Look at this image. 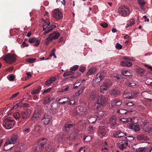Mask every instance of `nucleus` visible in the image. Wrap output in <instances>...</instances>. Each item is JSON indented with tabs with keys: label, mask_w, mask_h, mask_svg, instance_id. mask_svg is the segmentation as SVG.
I'll return each instance as SVG.
<instances>
[{
	"label": "nucleus",
	"mask_w": 152,
	"mask_h": 152,
	"mask_svg": "<svg viewBox=\"0 0 152 152\" xmlns=\"http://www.w3.org/2000/svg\"><path fill=\"white\" fill-rule=\"evenodd\" d=\"M15 124V121L12 119L7 118L3 121L2 125L4 127L7 129L12 128Z\"/></svg>",
	"instance_id": "obj_1"
},
{
	"label": "nucleus",
	"mask_w": 152,
	"mask_h": 152,
	"mask_svg": "<svg viewBox=\"0 0 152 152\" xmlns=\"http://www.w3.org/2000/svg\"><path fill=\"white\" fill-rule=\"evenodd\" d=\"M2 58L7 63L10 64L15 62L16 59L15 55L13 54H5L3 56Z\"/></svg>",
	"instance_id": "obj_2"
},
{
	"label": "nucleus",
	"mask_w": 152,
	"mask_h": 152,
	"mask_svg": "<svg viewBox=\"0 0 152 152\" xmlns=\"http://www.w3.org/2000/svg\"><path fill=\"white\" fill-rule=\"evenodd\" d=\"M118 13L121 15L125 17L129 13V11L127 6L124 5L119 8Z\"/></svg>",
	"instance_id": "obj_3"
},
{
	"label": "nucleus",
	"mask_w": 152,
	"mask_h": 152,
	"mask_svg": "<svg viewBox=\"0 0 152 152\" xmlns=\"http://www.w3.org/2000/svg\"><path fill=\"white\" fill-rule=\"evenodd\" d=\"M107 98L106 96L102 95L98 97L97 102L99 104V107H102L107 103Z\"/></svg>",
	"instance_id": "obj_4"
},
{
	"label": "nucleus",
	"mask_w": 152,
	"mask_h": 152,
	"mask_svg": "<svg viewBox=\"0 0 152 152\" xmlns=\"http://www.w3.org/2000/svg\"><path fill=\"white\" fill-rule=\"evenodd\" d=\"M126 133H123L120 130H115L114 131L113 135V136L115 138H123V140L124 138V137L126 136Z\"/></svg>",
	"instance_id": "obj_5"
},
{
	"label": "nucleus",
	"mask_w": 152,
	"mask_h": 152,
	"mask_svg": "<svg viewBox=\"0 0 152 152\" xmlns=\"http://www.w3.org/2000/svg\"><path fill=\"white\" fill-rule=\"evenodd\" d=\"M110 96L114 98L121 95V91L117 88H115L111 90L109 92Z\"/></svg>",
	"instance_id": "obj_6"
},
{
	"label": "nucleus",
	"mask_w": 152,
	"mask_h": 152,
	"mask_svg": "<svg viewBox=\"0 0 152 152\" xmlns=\"http://www.w3.org/2000/svg\"><path fill=\"white\" fill-rule=\"evenodd\" d=\"M117 118V117L113 115L109 118V121L110 127L113 129H115V127L118 126L116 121Z\"/></svg>",
	"instance_id": "obj_7"
},
{
	"label": "nucleus",
	"mask_w": 152,
	"mask_h": 152,
	"mask_svg": "<svg viewBox=\"0 0 152 152\" xmlns=\"http://www.w3.org/2000/svg\"><path fill=\"white\" fill-rule=\"evenodd\" d=\"M53 15L54 18L56 20L61 19L63 17L61 12L58 9L54 10L53 11Z\"/></svg>",
	"instance_id": "obj_8"
},
{
	"label": "nucleus",
	"mask_w": 152,
	"mask_h": 152,
	"mask_svg": "<svg viewBox=\"0 0 152 152\" xmlns=\"http://www.w3.org/2000/svg\"><path fill=\"white\" fill-rule=\"evenodd\" d=\"M52 120V117L50 115H44L41 121V123L45 125H48Z\"/></svg>",
	"instance_id": "obj_9"
},
{
	"label": "nucleus",
	"mask_w": 152,
	"mask_h": 152,
	"mask_svg": "<svg viewBox=\"0 0 152 152\" xmlns=\"http://www.w3.org/2000/svg\"><path fill=\"white\" fill-rule=\"evenodd\" d=\"M107 112L103 110H100L96 113L95 116L98 120H100L104 118L107 115Z\"/></svg>",
	"instance_id": "obj_10"
},
{
	"label": "nucleus",
	"mask_w": 152,
	"mask_h": 152,
	"mask_svg": "<svg viewBox=\"0 0 152 152\" xmlns=\"http://www.w3.org/2000/svg\"><path fill=\"white\" fill-rule=\"evenodd\" d=\"M31 114V111L29 110L23 111L21 113V118L23 120H26L29 118Z\"/></svg>",
	"instance_id": "obj_11"
},
{
	"label": "nucleus",
	"mask_w": 152,
	"mask_h": 152,
	"mask_svg": "<svg viewBox=\"0 0 152 152\" xmlns=\"http://www.w3.org/2000/svg\"><path fill=\"white\" fill-rule=\"evenodd\" d=\"M84 125L83 124V120H80L77 124V129H75L74 131L76 133H78L83 129H84Z\"/></svg>",
	"instance_id": "obj_12"
},
{
	"label": "nucleus",
	"mask_w": 152,
	"mask_h": 152,
	"mask_svg": "<svg viewBox=\"0 0 152 152\" xmlns=\"http://www.w3.org/2000/svg\"><path fill=\"white\" fill-rule=\"evenodd\" d=\"M17 139V136L16 135H12L10 139L7 140L4 144V146L8 145L9 144L14 143L16 142Z\"/></svg>",
	"instance_id": "obj_13"
},
{
	"label": "nucleus",
	"mask_w": 152,
	"mask_h": 152,
	"mask_svg": "<svg viewBox=\"0 0 152 152\" xmlns=\"http://www.w3.org/2000/svg\"><path fill=\"white\" fill-rule=\"evenodd\" d=\"M104 76V73L102 71L97 74L96 75L95 79L96 82V83H99L101 81L103 80Z\"/></svg>",
	"instance_id": "obj_14"
},
{
	"label": "nucleus",
	"mask_w": 152,
	"mask_h": 152,
	"mask_svg": "<svg viewBox=\"0 0 152 152\" xmlns=\"http://www.w3.org/2000/svg\"><path fill=\"white\" fill-rule=\"evenodd\" d=\"M106 131L105 128L103 126H100L99 128L98 134L99 136L102 137L106 134Z\"/></svg>",
	"instance_id": "obj_15"
},
{
	"label": "nucleus",
	"mask_w": 152,
	"mask_h": 152,
	"mask_svg": "<svg viewBox=\"0 0 152 152\" xmlns=\"http://www.w3.org/2000/svg\"><path fill=\"white\" fill-rule=\"evenodd\" d=\"M28 42L30 43H34V46L35 47H38L40 44V41L37 39L35 37L31 38L28 40Z\"/></svg>",
	"instance_id": "obj_16"
},
{
	"label": "nucleus",
	"mask_w": 152,
	"mask_h": 152,
	"mask_svg": "<svg viewBox=\"0 0 152 152\" xmlns=\"http://www.w3.org/2000/svg\"><path fill=\"white\" fill-rule=\"evenodd\" d=\"M61 99H64V101L62 102H60L59 103L61 104H62L63 105L65 104L66 103H68V104L70 105H74L76 104L75 101H72L73 102V103L72 104V102H71V101L69 99L67 98L64 97L63 98H61Z\"/></svg>",
	"instance_id": "obj_17"
},
{
	"label": "nucleus",
	"mask_w": 152,
	"mask_h": 152,
	"mask_svg": "<svg viewBox=\"0 0 152 152\" xmlns=\"http://www.w3.org/2000/svg\"><path fill=\"white\" fill-rule=\"evenodd\" d=\"M45 152H54V146L52 143L49 144L47 147L45 148Z\"/></svg>",
	"instance_id": "obj_18"
},
{
	"label": "nucleus",
	"mask_w": 152,
	"mask_h": 152,
	"mask_svg": "<svg viewBox=\"0 0 152 152\" xmlns=\"http://www.w3.org/2000/svg\"><path fill=\"white\" fill-rule=\"evenodd\" d=\"M99 97L98 94L95 90L92 91L90 93L89 99L90 101L95 100Z\"/></svg>",
	"instance_id": "obj_19"
},
{
	"label": "nucleus",
	"mask_w": 152,
	"mask_h": 152,
	"mask_svg": "<svg viewBox=\"0 0 152 152\" xmlns=\"http://www.w3.org/2000/svg\"><path fill=\"white\" fill-rule=\"evenodd\" d=\"M46 141L47 140L45 138H42L38 141L37 142V145L40 147V148L43 149Z\"/></svg>",
	"instance_id": "obj_20"
},
{
	"label": "nucleus",
	"mask_w": 152,
	"mask_h": 152,
	"mask_svg": "<svg viewBox=\"0 0 152 152\" xmlns=\"http://www.w3.org/2000/svg\"><path fill=\"white\" fill-rule=\"evenodd\" d=\"M130 129L134 130L135 132H137L140 130V127L137 123H132L131 125Z\"/></svg>",
	"instance_id": "obj_21"
},
{
	"label": "nucleus",
	"mask_w": 152,
	"mask_h": 152,
	"mask_svg": "<svg viewBox=\"0 0 152 152\" xmlns=\"http://www.w3.org/2000/svg\"><path fill=\"white\" fill-rule=\"evenodd\" d=\"M134 94L132 92H124L123 94V97L124 98L131 99L133 98Z\"/></svg>",
	"instance_id": "obj_22"
},
{
	"label": "nucleus",
	"mask_w": 152,
	"mask_h": 152,
	"mask_svg": "<svg viewBox=\"0 0 152 152\" xmlns=\"http://www.w3.org/2000/svg\"><path fill=\"white\" fill-rule=\"evenodd\" d=\"M122 101L118 100L117 99H115L112 101L111 103L112 106L113 107H115L117 106L121 105L122 104Z\"/></svg>",
	"instance_id": "obj_23"
},
{
	"label": "nucleus",
	"mask_w": 152,
	"mask_h": 152,
	"mask_svg": "<svg viewBox=\"0 0 152 152\" xmlns=\"http://www.w3.org/2000/svg\"><path fill=\"white\" fill-rule=\"evenodd\" d=\"M60 34L58 32L56 31H54L50 34V37L53 39H58L60 36Z\"/></svg>",
	"instance_id": "obj_24"
},
{
	"label": "nucleus",
	"mask_w": 152,
	"mask_h": 152,
	"mask_svg": "<svg viewBox=\"0 0 152 152\" xmlns=\"http://www.w3.org/2000/svg\"><path fill=\"white\" fill-rule=\"evenodd\" d=\"M78 110L81 112H83L82 114L83 115H86V113L88 112V109L86 106L84 104L81 105L78 108Z\"/></svg>",
	"instance_id": "obj_25"
},
{
	"label": "nucleus",
	"mask_w": 152,
	"mask_h": 152,
	"mask_svg": "<svg viewBox=\"0 0 152 152\" xmlns=\"http://www.w3.org/2000/svg\"><path fill=\"white\" fill-rule=\"evenodd\" d=\"M135 139V138L132 136H129L125 137L124 138L123 141H126L127 142H131L132 140H134Z\"/></svg>",
	"instance_id": "obj_26"
},
{
	"label": "nucleus",
	"mask_w": 152,
	"mask_h": 152,
	"mask_svg": "<svg viewBox=\"0 0 152 152\" xmlns=\"http://www.w3.org/2000/svg\"><path fill=\"white\" fill-rule=\"evenodd\" d=\"M137 140H143L147 141L149 139V137L146 136H144L142 134H140L138 135L137 137Z\"/></svg>",
	"instance_id": "obj_27"
},
{
	"label": "nucleus",
	"mask_w": 152,
	"mask_h": 152,
	"mask_svg": "<svg viewBox=\"0 0 152 152\" xmlns=\"http://www.w3.org/2000/svg\"><path fill=\"white\" fill-rule=\"evenodd\" d=\"M99 108H101V107H99V104L97 102L91 106L88 110H89V111L91 112L95 109H98Z\"/></svg>",
	"instance_id": "obj_28"
},
{
	"label": "nucleus",
	"mask_w": 152,
	"mask_h": 152,
	"mask_svg": "<svg viewBox=\"0 0 152 152\" xmlns=\"http://www.w3.org/2000/svg\"><path fill=\"white\" fill-rule=\"evenodd\" d=\"M56 26L54 25H53L49 27L43 33L44 35H45L49 32L51 31L54 28L56 27Z\"/></svg>",
	"instance_id": "obj_29"
},
{
	"label": "nucleus",
	"mask_w": 152,
	"mask_h": 152,
	"mask_svg": "<svg viewBox=\"0 0 152 152\" xmlns=\"http://www.w3.org/2000/svg\"><path fill=\"white\" fill-rule=\"evenodd\" d=\"M120 65L125 67H130L132 65V63L128 61H123L121 63Z\"/></svg>",
	"instance_id": "obj_30"
},
{
	"label": "nucleus",
	"mask_w": 152,
	"mask_h": 152,
	"mask_svg": "<svg viewBox=\"0 0 152 152\" xmlns=\"http://www.w3.org/2000/svg\"><path fill=\"white\" fill-rule=\"evenodd\" d=\"M52 98L50 96H48L45 97L43 99V103L47 104L52 100Z\"/></svg>",
	"instance_id": "obj_31"
},
{
	"label": "nucleus",
	"mask_w": 152,
	"mask_h": 152,
	"mask_svg": "<svg viewBox=\"0 0 152 152\" xmlns=\"http://www.w3.org/2000/svg\"><path fill=\"white\" fill-rule=\"evenodd\" d=\"M104 150L108 151L109 148L107 146V144L106 141H105L103 144V146L101 148V151L102 152H104Z\"/></svg>",
	"instance_id": "obj_32"
},
{
	"label": "nucleus",
	"mask_w": 152,
	"mask_h": 152,
	"mask_svg": "<svg viewBox=\"0 0 152 152\" xmlns=\"http://www.w3.org/2000/svg\"><path fill=\"white\" fill-rule=\"evenodd\" d=\"M41 116V115L39 112L35 111L33 114L32 119L33 120L34 118H35V119H37V118H39Z\"/></svg>",
	"instance_id": "obj_33"
},
{
	"label": "nucleus",
	"mask_w": 152,
	"mask_h": 152,
	"mask_svg": "<svg viewBox=\"0 0 152 152\" xmlns=\"http://www.w3.org/2000/svg\"><path fill=\"white\" fill-rule=\"evenodd\" d=\"M123 141V142H122V143L120 144L119 146V148L122 149L125 148L128 145V142L126 141Z\"/></svg>",
	"instance_id": "obj_34"
},
{
	"label": "nucleus",
	"mask_w": 152,
	"mask_h": 152,
	"mask_svg": "<svg viewBox=\"0 0 152 152\" xmlns=\"http://www.w3.org/2000/svg\"><path fill=\"white\" fill-rule=\"evenodd\" d=\"M137 3L141 9H142L144 6L146 4V3L144 0H137Z\"/></svg>",
	"instance_id": "obj_35"
},
{
	"label": "nucleus",
	"mask_w": 152,
	"mask_h": 152,
	"mask_svg": "<svg viewBox=\"0 0 152 152\" xmlns=\"http://www.w3.org/2000/svg\"><path fill=\"white\" fill-rule=\"evenodd\" d=\"M126 105L127 107H132L131 109L132 111L134 110V108L136 107V105L134 104H133L132 102H129L126 103L125 104Z\"/></svg>",
	"instance_id": "obj_36"
},
{
	"label": "nucleus",
	"mask_w": 152,
	"mask_h": 152,
	"mask_svg": "<svg viewBox=\"0 0 152 152\" xmlns=\"http://www.w3.org/2000/svg\"><path fill=\"white\" fill-rule=\"evenodd\" d=\"M96 68H93L89 70L87 73V75H89L94 74L96 71Z\"/></svg>",
	"instance_id": "obj_37"
},
{
	"label": "nucleus",
	"mask_w": 152,
	"mask_h": 152,
	"mask_svg": "<svg viewBox=\"0 0 152 152\" xmlns=\"http://www.w3.org/2000/svg\"><path fill=\"white\" fill-rule=\"evenodd\" d=\"M117 112L121 114H126L128 112V111L126 110L121 109H117Z\"/></svg>",
	"instance_id": "obj_38"
},
{
	"label": "nucleus",
	"mask_w": 152,
	"mask_h": 152,
	"mask_svg": "<svg viewBox=\"0 0 152 152\" xmlns=\"http://www.w3.org/2000/svg\"><path fill=\"white\" fill-rule=\"evenodd\" d=\"M64 127L65 130L68 131L69 130H70L73 127V125L71 124H66L64 125Z\"/></svg>",
	"instance_id": "obj_39"
},
{
	"label": "nucleus",
	"mask_w": 152,
	"mask_h": 152,
	"mask_svg": "<svg viewBox=\"0 0 152 152\" xmlns=\"http://www.w3.org/2000/svg\"><path fill=\"white\" fill-rule=\"evenodd\" d=\"M103 85L104 87L108 88L112 85V83L110 81H108L103 83Z\"/></svg>",
	"instance_id": "obj_40"
},
{
	"label": "nucleus",
	"mask_w": 152,
	"mask_h": 152,
	"mask_svg": "<svg viewBox=\"0 0 152 152\" xmlns=\"http://www.w3.org/2000/svg\"><path fill=\"white\" fill-rule=\"evenodd\" d=\"M107 89L108 88L104 87L103 85H102L100 86V91L103 94L105 93Z\"/></svg>",
	"instance_id": "obj_41"
},
{
	"label": "nucleus",
	"mask_w": 152,
	"mask_h": 152,
	"mask_svg": "<svg viewBox=\"0 0 152 152\" xmlns=\"http://www.w3.org/2000/svg\"><path fill=\"white\" fill-rule=\"evenodd\" d=\"M97 120L98 121L99 120L96 116V117H92L89 119V122L90 123H94Z\"/></svg>",
	"instance_id": "obj_42"
},
{
	"label": "nucleus",
	"mask_w": 152,
	"mask_h": 152,
	"mask_svg": "<svg viewBox=\"0 0 152 152\" xmlns=\"http://www.w3.org/2000/svg\"><path fill=\"white\" fill-rule=\"evenodd\" d=\"M88 131L89 133L93 134L95 131L94 128L92 126H90L88 129Z\"/></svg>",
	"instance_id": "obj_43"
},
{
	"label": "nucleus",
	"mask_w": 152,
	"mask_h": 152,
	"mask_svg": "<svg viewBox=\"0 0 152 152\" xmlns=\"http://www.w3.org/2000/svg\"><path fill=\"white\" fill-rule=\"evenodd\" d=\"M52 39L51 37H50V36L45 40V44L46 45H48L50 42L52 41Z\"/></svg>",
	"instance_id": "obj_44"
},
{
	"label": "nucleus",
	"mask_w": 152,
	"mask_h": 152,
	"mask_svg": "<svg viewBox=\"0 0 152 152\" xmlns=\"http://www.w3.org/2000/svg\"><path fill=\"white\" fill-rule=\"evenodd\" d=\"M13 116L16 120H19L20 118V115L18 112L14 113Z\"/></svg>",
	"instance_id": "obj_45"
},
{
	"label": "nucleus",
	"mask_w": 152,
	"mask_h": 152,
	"mask_svg": "<svg viewBox=\"0 0 152 152\" xmlns=\"http://www.w3.org/2000/svg\"><path fill=\"white\" fill-rule=\"evenodd\" d=\"M41 89V87L40 86H39L38 87L37 89H36L34 91H32L31 94L32 95L37 94L39 93V92L40 91Z\"/></svg>",
	"instance_id": "obj_46"
},
{
	"label": "nucleus",
	"mask_w": 152,
	"mask_h": 152,
	"mask_svg": "<svg viewBox=\"0 0 152 152\" xmlns=\"http://www.w3.org/2000/svg\"><path fill=\"white\" fill-rule=\"evenodd\" d=\"M43 149L40 148L38 145H37L34 148V151L35 152H40L43 150Z\"/></svg>",
	"instance_id": "obj_47"
},
{
	"label": "nucleus",
	"mask_w": 152,
	"mask_h": 152,
	"mask_svg": "<svg viewBox=\"0 0 152 152\" xmlns=\"http://www.w3.org/2000/svg\"><path fill=\"white\" fill-rule=\"evenodd\" d=\"M137 73L140 75L141 76L143 75L144 72V70L140 68H139L137 69Z\"/></svg>",
	"instance_id": "obj_48"
},
{
	"label": "nucleus",
	"mask_w": 152,
	"mask_h": 152,
	"mask_svg": "<svg viewBox=\"0 0 152 152\" xmlns=\"http://www.w3.org/2000/svg\"><path fill=\"white\" fill-rule=\"evenodd\" d=\"M122 73L124 74L125 76H132L131 75V74L130 72H129L128 70H123L122 71Z\"/></svg>",
	"instance_id": "obj_49"
},
{
	"label": "nucleus",
	"mask_w": 152,
	"mask_h": 152,
	"mask_svg": "<svg viewBox=\"0 0 152 152\" xmlns=\"http://www.w3.org/2000/svg\"><path fill=\"white\" fill-rule=\"evenodd\" d=\"M36 60L35 58H27L26 59V61L30 63H32L34 62Z\"/></svg>",
	"instance_id": "obj_50"
},
{
	"label": "nucleus",
	"mask_w": 152,
	"mask_h": 152,
	"mask_svg": "<svg viewBox=\"0 0 152 152\" xmlns=\"http://www.w3.org/2000/svg\"><path fill=\"white\" fill-rule=\"evenodd\" d=\"M50 22L48 20L47 21H45L44 22V23L43 25V27H44V28H47L50 25Z\"/></svg>",
	"instance_id": "obj_51"
},
{
	"label": "nucleus",
	"mask_w": 152,
	"mask_h": 152,
	"mask_svg": "<svg viewBox=\"0 0 152 152\" xmlns=\"http://www.w3.org/2000/svg\"><path fill=\"white\" fill-rule=\"evenodd\" d=\"M56 50L55 48L53 49L52 50V51L51 53L49 56V57L46 58L45 59L46 60H48L53 55L55 54V52L56 51Z\"/></svg>",
	"instance_id": "obj_52"
},
{
	"label": "nucleus",
	"mask_w": 152,
	"mask_h": 152,
	"mask_svg": "<svg viewBox=\"0 0 152 152\" xmlns=\"http://www.w3.org/2000/svg\"><path fill=\"white\" fill-rule=\"evenodd\" d=\"M79 67L78 65H75L72 67L70 68V70L72 71H75Z\"/></svg>",
	"instance_id": "obj_53"
},
{
	"label": "nucleus",
	"mask_w": 152,
	"mask_h": 152,
	"mask_svg": "<svg viewBox=\"0 0 152 152\" xmlns=\"http://www.w3.org/2000/svg\"><path fill=\"white\" fill-rule=\"evenodd\" d=\"M115 48L118 49L120 50L122 48V46L118 43H116L115 46Z\"/></svg>",
	"instance_id": "obj_54"
},
{
	"label": "nucleus",
	"mask_w": 152,
	"mask_h": 152,
	"mask_svg": "<svg viewBox=\"0 0 152 152\" xmlns=\"http://www.w3.org/2000/svg\"><path fill=\"white\" fill-rule=\"evenodd\" d=\"M144 149L143 148H135V151L136 152H142L143 151Z\"/></svg>",
	"instance_id": "obj_55"
},
{
	"label": "nucleus",
	"mask_w": 152,
	"mask_h": 152,
	"mask_svg": "<svg viewBox=\"0 0 152 152\" xmlns=\"http://www.w3.org/2000/svg\"><path fill=\"white\" fill-rule=\"evenodd\" d=\"M45 85L47 86H48L51 85L52 83V81L50 79L47 80L45 83Z\"/></svg>",
	"instance_id": "obj_56"
},
{
	"label": "nucleus",
	"mask_w": 152,
	"mask_h": 152,
	"mask_svg": "<svg viewBox=\"0 0 152 152\" xmlns=\"http://www.w3.org/2000/svg\"><path fill=\"white\" fill-rule=\"evenodd\" d=\"M100 25L104 28H106L108 26L107 24L105 22H103L101 23Z\"/></svg>",
	"instance_id": "obj_57"
},
{
	"label": "nucleus",
	"mask_w": 152,
	"mask_h": 152,
	"mask_svg": "<svg viewBox=\"0 0 152 152\" xmlns=\"http://www.w3.org/2000/svg\"><path fill=\"white\" fill-rule=\"evenodd\" d=\"M15 77L13 75H11L9 77L8 79L11 81H12L14 80Z\"/></svg>",
	"instance_id": "obj_58"
},
{
	"label": "nucleus",
	"mask_w": 152,
	"mask_h": 152,
	"mask_svg": "<svg viewBox=\"0 0 152 152\" xmlns=\"http://www.w3.org/2000/svg\"><path fill=\"white\" fill-rule=\"evenodd\" d=\"M86 68L85 67L80 66L79 69V71L82 72H84L86 70Z\"/></svg>",
	"instance_id": "obj_59"
},
{
	"label": "nucleus",
	"mask_w": 152,
	"mask_h": 152,
	"mask_svg": "<svg viewBox=\"0 0 152 152\" xmlns=\"http://www.w3.org/2000/svg\"><path fill=\"white\" fill-rule=\"evenodd\" d=\"M121 121L123 122L124 123H126L128 122L129 120L127 118H123L121 119Z\"/></svg>",
	"instance_id": "obj_60"
},
{
	"label": "nucleus",
	"mask_w": 152,
	"mask_h": 152,
	"mask_svg": "<svg viewBox=\"0 0 152 152\" xmlns=\"http://www.w3.org/2000/svg\"><path fill=\"white\" fill-rule=\"evenodd\" d=\"M84 88L81 87L80 90L78 91L77 93L78 94V95H80V94H81L84 89Z\"/></svg>",
	"instance_id": "obj_61"
},
{
	"label": "nucleus",
	"mask_w": 152,
	"mask_h": 152,
	"mask_svg": "<svg viewBox=\"0 0 152 152\" xmlns=\"http://www.w3.org/2000/svg\"><path fill=\"white\" fill-rule=\"evenodd\" d=\"M134 19H132L129 23V26H132L134 23Z\"/></svg>",
	"instance_id": "obj_62"
},
{
	"label": "nucleus",
	"mask_w": 152,
	"mask_h": 152,
	"mask_svg": "<svg viewBox=\"0 0 152 152\" xmlns=\"http://www.w3.org/2000/svg\"><path fill=\"white\" fill-rule=\"evenodd\" d=\"M80 84H79V82H76V83L74 84V88H77L80 85Z\"/></svg>",
	"instance_id": "obj_63"
},
{
	"label": "nucleus",
	"mask_w": 152,
	"mask_h": 152,
	"mask_svg": "<svg viewBox=\"0 0 152 152\" xmlns=\"http://www.w3.org/2000/svg\"><path fill=\"white\" fill-rule=\"evenodd\" d=\"M19 94V92H18L15 94H13L10 99L12 98L15 97Z\"/></svg>",
	"instance_id": "obj_64"
}]
</instances>
